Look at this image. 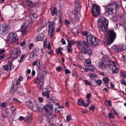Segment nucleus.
<instances>
[{
  "label": "nucleus",
  "instance_id": "603ef678",
  "mask_svg": "<svg viewBox=\"0 0 126 126\" xmlns=\"http://www.w3.org/2000/svg\"><path fill=\"white\" fill-rule=\"evenodd\" d=\"M78 20H76L74 18L71 19V20L73 24H74Z\"/></svg>",
  "mask_w": 126,
  "mask_h": 126
},
{
  "label": "nucleus",
  "instance_id": "dca6fc26",
  "mask_svg": "<svg viewBox=\"0 0 126 126\" xmlns=\"http://www.w3.org/2000/svg\"><path fill=\"white\" fill-rule=\"evenodd\" d=\"M102 60L104 63H106L107 65H109V64L111 63L112 62L107 57H103Z\"/></svg>",
  "mask_w": 126,
  "mask_h": 126
},
{
  "label": "nucleus",
  "instance_id": "ea45409f",
  "mask_svg": "<svg viewBox=\"0 0 126 126\" xmlns=\"http://www.w3.org/2000/svg\"><path fill=\"white\" fill-rule=\"evenodd\" d=\"M58 49L56 51V52L57 54H61V53H62V52L61 51V50L62 49V48L60 47L59 48H58Z\"/></svg>",
  "mask_w": 126,
  "mask_h": 126
},
{
  "label": "nucleus",
  "instance_id": "2eb2a0df",
  "mask_svg": "<svg viewBox=\"0 0 126 126\" xmlns=\"http://www.w3.org/2000/svg\"><path fill=\"white\" fill-rule=\"evenodd\" d=\"M44 108L45 110H49V109L52 110L53 109V105L51 103L47 104L46 106L44 107Z\"/></svg>",
  "mask_w": 126,
  "mask_h": 126
},
{
  "label": "nucleus",
  "instance_id": "39448f33",
  "mask_svg": "<svg viewBox=\"0 0 126 126\" xmlns=\"http://www.w3.org/2000/svg\"><path fill=\"white\" fill-rule=\"evenodd\" d=\"M86 40L89 43L90 42V44L92 46L97 45L99 42L97 38L91 34H89L87 36Z\"/></svg>",
  "mask_w": 126,
  "mask_h": 126
},
{
  "label": "nucleus",
  "instance_id": "9b49d317",
  "mask_svg": "<svg viewBox=\"0 0 126 126\" xmlns=\"http://www.w3.org/2000/svg\"><path fill=\"white\" fill-rule=\"evenodd\" d=\"M97 24L99 26H101L102 25H105L106 24L108 26L109 21L105 18L102 17L97 21Z\"/></svg>",
  "mask_w": 126,
  "mask_h": 126
},
{
  "label": "nucleus",
  "instance_id": "a19ab883",
  "mask_svg": "<svg viewBox=\"0 0 126 126\" xmlns=\"http://www.w3.org/2000/svg\"><path fill=\"white\" fill-rule=\"evenodd\" d=\"M95 64L98 67H100L102 63L98 61H96L95 62Z\"/></svg>",
  "mask_w": 126,
  "mask_h": 126
},
{
  "label": "nucleus",
  "instance_id": "f3484780",
  "mask_svg": "<svg viewBox=\"0 0 126 126\" xmlns=\"http://www.w3.org/2000/svg\"><path fill=\"white\" fill-rule=\"evenodd\" d=\"M54 23L53 22H50L48 24V28L49 30L48 32L50 31H55L54 26Z\"/></svg>",
  "mask_w": 126,
  "mask_h": 126
},
{
  "label": "nucleus",
  "instance_id": "3c124183",
  "mask_svg": "<svg viewBox=\"0 0 126 126\" xmlns=\"http://www.w3.org/2000/svg\"><path fill=\"white\" fill-rule=\"evenodd\" d=\"M121 83L125 86H126V82L125 80L124 79H123L122 80H121Z\"/></svg>",
  "mask_w": 126,
  "mask_h": 126
},
{
  "label": "nucleus",
  "instance_id": "e2e57ef3",
  "mask_svg": "<svg viewBox=\"0 0 126 126\" xmlns=\"http://www.w3.org/2000/svg\"><path fill=\"white\" fill-rule=\"evenodd\" d=\"M1 107H2L3 108L4 107L6 106V103L4 102L2 103L1 104Z\"/></svg>",
  "mask_w": 126,
  "mask_h": 126
},
{
  "label": "nucleus",
  "instance_id": "79ce46f5",
  "mask_svg": "<svg viewBox=\"0 0 126 126\" xmlns=\"http://www.w3.org/2000/svg\"><path fill=\"white\" fill-rule=\"evenodd\" d=\"M87 101V103L86 104L85 103V107H88L89 106V104L91 103V101L89 100V99H88L86 100Z\"/></svg>",
  "mask_w": 126,
  "mask_h": 126
},
{
  "label": "nucleus",
  "instance_id": "b1692460",
  "mask_svg": "<svg viewBox=\"0 0 126 126\" xmlns=\"http://www.w3.org/2000/svg\"><path fill=\"white\" fill-rule=\"evenodd\" d=\"M44 77L43 76H38V77L35 79L38 81H39V82H43L44 81Z\"/></svg>",
  "mask_w": 126,
  "mask_h": 126
},
{
  "label": "nucleus",
  "instance_id": "4468645a",
  "mask_svg": "<svg viewBox=\"0 0 126 126\" xmlns=\"http://www.w3.org/2000/svg\"><path fill=\"white\" fill-rule=\"evenodd\" d=\"M112 63H113V65L111 64L110 63L109 64V65H108L110 69L112 70L113 73H117V70L116 69V66L115 65L114 62H112Z\"/></svg>",
  "mask_w": 126,
  "mask_h": 126
},
{
  "label": "nucleus",
  "instance_id": "a211bd4d",
  "mask_svg": "<svg viewBox=\"0 0 126 126\" xmlns=\"http://www.w3.org/2000/svg\"><path fill=\"white\" fill-rule=\"evenodd\" d=\"M42 114L44 116L48 117L52 114V113L50 111H41Z\"/></svg>",
  "mask_w": 126,
  "mask_h": 126
},
{
  "label": "nucleus",
  "instance_id": "de8ad7c7",
  "mask_svg": "<svg viewBox=\"0 0 126 126\" xmlns=\"http://www.w3.org/2000/svg\"><path fill=\"white\" fill-rule=\"evenodd\" d=\"M27 27L26 26L25 27L24 29L22 30V32L23 34H25L26 33L27 31Z\"/></svg>",
  "mask_w": 126,
  "mask_h": 126
},
{
  "label": "nucleus",
  "instance_id": "ddd939ff",
  "mask_svg": "<svg viewBox=\"0 0 126 126\" xmlns=\"http://www.w3.org/2000/svg\"><path fill=\"white\" fill-rule=\"evenodd\" d=\"M37 16L35 13L31 14L29 18V22L31 24H32L33 22L36 19Z\"/></svg>",
  "mask_w": 126,
  "mask_h": 126
},
{
  "label": "nucleus",
  "instance_id": "473e14b6",
  "mask_svg": "<svg viewBox=\"0 0 126 126\" xmlns=\"http://www.w3.org/2000/svg\"><path fill=\"white\" fill-rule=\"evenodd\" d=\"M43 82H39L38 84L37 87L38 88L41 89L43 88Z\"/></svg>",
  "mask_w": 126,
  "mask_h": 126
},
{
  "label": "nucleus",
  "instance_id": "0eeeda50",
  "mask_svg": "<svg viewBox=\"0 0 126 126\" xmlns=\"http://www.w3.org/2000/svg\"><path fill=\"white\" fill-rule=\"evenodd\" d=\"M116 35V33L113 30L109 31L107 34L108 38L107 42V44H111L115 38Z\"/></svg>",
  "mask_w": 126,
  "mask_h": 126
},
{
  "label": "nucleus",
  "instance_id": "13d9d810",
  "mask_svg": "<svg viewBox=\"0 0 126 126\" xmlns=\"http://www.w3.org/2000/svg\"><path fill=\"white\" fill-rule=\"evenodd\" d=\"M107 102L108 104L110 106H111V103L110 100H108L107 101Z\"/></svg>",
  "mask_w": 126,
  "mask_h": 126
},
{
  "label": "nucleus",
  "instance_id": "58836bf2",
  "mask_svg": "<svg viewBox=\"0 0 126 126\" xmlns=\"http://www.w3.org/2000/svg\"><path fill=\"white\" fill-rule=\"evenodd\" d=\"M87 53V54L89 55H91L92 54V51L91 49L90 48L88 49H87V51L86 53Z\"/></svg>",
  "mask_w": 126,
  "mask_h": 126
},
{
  "label": "nucleus",
  "instance_id": "5fc2aeb1",
  "mask_svg": "<svg viewBox=\"0 0 126 126\" xmlns=\"http://www.w3.org/2000/svg\"><path fill=\"white\" fill-rule=\"evenodd\" d=\"M51 33H50V36L51 38H52L54 36L55 31H51Z\"/></svg>",
  "mask_w": 126,
  "mask_h": 126
},
{
  "label": "nucleus",
  "instance_id": "6ab92c4d",
  "mask_svg": "<svg viewBox=\"0 0 126 126\" xmlns=\"http://www.w3.org/2000/svg\"><path fill=\"white\" fill-rule=\"evenodd\" d=\"M44 34L42 33H39L37 37L35 39L36 42L38 41H41L43 39Z\"/></svg>",
  "mask_w": 126,
  "mask_h": 126
},
{
  "label": "nucleus",
  "instance_id": "4c0bfd02",
  "mask_svg": "<svg viewBox=\"0 0 126 126\" xmlns=\"http://www.w3.org/2000/svg\"><path fill=\"white\" fill-rule=\"evenodd\" d=\"M84 81L86 85L90 86L91 85V83L88 81L86 80H84Z\"/></svg>",
  "mask_w": 126,
  "mask_h": 126
},
{
  "label": "nucleus",
  "instance_id": "e433bc0d",
  "mask_svg": "<svg viewBox=\"0 0 126 126\" xmlns=\"http://www.w3.org/2000/svg\"><path fill=\"white\" fill-rule=\"evenodd\" d=\"M67 50L68 52L70 53H71L72 51V48L71 46V45H68L67 46Z\"/></svg>",
  "mask_w": 126,
  "mask_h": 126
},
{
  "label": "nucleus",
  "instance_id": "f704fd0d",
  "mask_svg": "<svg viewBox=\"0 0 126 126\" xmlns=\"http://www.w3.org/2000/svg\"><path fill=\"white\" fill-rule=\"evenodd\" d=\"M23 79V78L22 77H19L18 79L17 80L16 82V84L17 85H19L20 83V81L22 80Z\"/></svg>",
  "mask_w": 126,
  "mask_h": 126
},
{
  "label": "nucleus",
  "instance_id": "a18cd8bd",
  "mask_svg": "<svg viewBox=\"0 0 126 126\" xmlns=\"http://www.w3.org/2000/svg\"><path fill=\"white\" fill-rule=\"evenodd\" d=\"M96 83L98 84V85L100 86L101 84L102 83V81L101 80L98 79L96 81Z\"/></svg>",
  "mask_w": 126,
  "mask_h": 126
},
{
  "label": "nucleus",
  "instance_id": "49530a36",
  "mask_svg": "<svg viewBox=\"0 0 126 126\" xmlns=\"http://www.w3.org/2000/svg\"><path fill=\"white\" fill-rule=\"evenodd\" d=\"M4 69L5 70L8 71L9 70L8 66V65H5L3 66Z\"/></svg>",
  "mask_w": 126,
  "mask_h": 126
},
{
  "label": "nucleus",
  "instance_id": "4d7b16f0",
  "mask_svg": "<svg viewBox=\"0 0 126 126\" xmlns=\"http://www.w3.org/2000/svg\"><path fill=\"white\" fill-rule=\"evenodd\" d=\"M77 57L79 59H80V58L81 57V54L80 53H78L77 54Z\"/></svg>",
  "mask_w": 126,
  "mask_h": 126
},
{
  "label": "nucleus",
  "instance_id": "6e6d98bb",
  "mask_svg": "<svg viewBox=\"0 0 126 126\" xmlns=\"http://www.w3.org/2000/svg\"><path fill=\"white\" fill-rule=\"evenodd\" d=\"M91 94L90 93H89L88 94L86 95V98L88 99L90 98L91 96Z\"/></svg>",
  "mask_w": 126,
  "mask_h": 126
},
{
  "label": "nucleus",
  "instance_id": "0e129e2a",
  "mask_svg": "<svg viewBox=\"0 0 126 126\" xmlns=\"http://www.w3.org/2000/svg\"><path fill=\"white\" fill-rule=\"evenodd\" d=\"M65 72L66 74H67L70 73V71L68 69H66L65 70Z\"/></svg>",
  "mask_w": 126,
  "mask_h": 126
},
{
  "label": "nucleus",
  "instance_id": "680f3d73",
  "mask_svg": "<svg viewBox=\"0 0 126 126\" xmlns=\"http://www.w3.org/2000/svg\"><path fill=\"white\" fill-rule=\"evenodd\" d=\"M27 5L30 7L32 6V2H28L27 4Z\"/></svg>",
  "mask_w": 126,
  "mask_h": 126
},
{
  "label": "nucleus",
  "instance_id": "774afa93",
  "mask_svg": "<svg viewBox=\"0 0 126 126\" xmlns=\"http://www.w3.org/2000/svg\"><path fill=\"white\" fill-rule=\"evenodd\" d=\"M88 32L87 31H84L83 32V34L85 36H86L88 34Z\"/></svg>",
  "mask_w": 126,
  "mask_h": 126
},
{
  "label": "nucleus",
  "instance_id": "8fccbe9b",
  "mask_svg": "<svg viewBox=\"0 0 126 126\" xmlns=\"http://www.w3.org/2000/svg\"><path fill=\"white\" fill-rule=\"evenodd\" d=\"M95 107V106L94 105H92L89 108V109L90 110H94V109Z\"/></svg>",
  "mask_w": 126,
  "mask_h": 126
},
{
  "label": "nucleus",
  "instance_id": "393cba45",
  "mask_svg": "<svg viewBox=\"0 0 126 126\" xmlns=\"http://www.w3.org/2000/svg\"><path fill=\"white\" fill-rule=\"evenodd\" d=\"M40 61L39 60H37V61L33 62L32 64V65L33 66H35V65H36L37 68L39 69L40 66Z\"/></svg>",
  "mask_w": 126,
  "mask_h": 126
},
{
  "label": "nucleus",
  "instance_id": "412c9836",
  "mask_svg": "<svg viewBox=\"0 0 126 126\" xmlns=\"http://www.w3.org/2000/svg\"><path fill=\"white\" fill-rule=\"evenodd\" d=\"M78 104L79 105H82L85 107V102L82 99H79L77 101Z\"/></svg>",
  "mask_w": 126,
  "mask_h": 126
},
{
  "label": "nucleus",
  "instance_id": "338daca9",
  "mask_svg": "<svg viewBox=\"0 0 126 126\" xmlns=\"http://www.w3.org/2000/svg\"><path fill=\"white\" fill-rule=\"evenodd\" d=\"M24 119V117L22 116H20L18 118V120L19 121H22Z\"/></svg>",
  "mask_w": 126,
  "mask_h": 126
},
{
  "label": "nucleus",
  "instance_id": "c9c22d12",
  "mask_svg": "<svg viewBox=\"0 0 126 126\" xmlns=\"http://www.w3.org/2000/svg\"><path fill=\"white\" fill-rule=\"evenodd\" d=\"M26 119L27 121L29 123H30L32 120V117L31 116H27Z\"/></svg>",
  "mask_w": 126,
  "mask_h": 126
},
{
  "label": "nucleus",
  "instance_id": "f257e3e1",
  "mask_svg": "<svg viewBox=\"0 0 126 126\" xmlns=\"http://www.w3.org/2000/svg\"><path fill=\"white\" fill-rule=\"evenodd\" d=\"M21 52L20 50L16 48H15L13 51L12 55L8 58V63L10 67V69L13 68L14 66H12L13 59L17 58L21 54Z\"/></svg>",
  "mask_w": 126,
  "mask_h": 126
},
{
  "label": "nucleus",
  "instance_id": "f8f14e48",
  "mask_svg": "<svg viewBox=\"0 0 126 126\" xmlns=\"http://www.w3.org/2000/svg\"><path fill=\"white\" fill-rule=\"evenodd\" d=\"M38 49L34 48L32 51L30 53L29 58L30 60H32L34 59L35 57L37 55L38 53Z\"/></svg>",
  "mask_w": 126,
  "mask_h": 126
},
{
  "label": "nucleus",
  "instance_id": "7c9ffc66",
  "mask_svg": "<svg viewBox=\"0 0 126 126\" xmlns=\"http://www.w3.org/2000/svg\"><path fill=\"white\" fill-rule=\"evenodd\" d=\"M112 113H110L108 114V116L110 118H114V116L113 115V114H115L116 115H117V113L115 111H113L112 112Z\"/></svg>",
  "mask_w": 126,
  "mask_h": 126
},
{
  "label": "nucleus",
  "instance_id": "c03bdc74",
  "mask_svg": "<svg viewBox=\"0 0 126 126\" xmlns=\"http://www.w3.org/2000/svg\"><path fill=\"white\" fill-rule=\"evenodd\" d=\"M71 119V117L70 115H68L66 117V119L67 121L69 122Z\"/></svg>",
  "mask_w": 126,
  "mask_h": 126
},
{
  "label": "nucleus",
  "instance_id": "37998d69",
  "mask_svg": "<svg viewBox=\"0 0 126 126\" xmlns=\"http://www.w3.org/2000/svg\"><path fill=\"white\" fill-rule=\"evenodd\" d=\"M85 62L87 64H90L91 63V60L90 59H86L85 60Z\"/></svg>",
  "mask_w": 126,
  "mask_h": 126
},
{
  "label": "nucleus",
  "instance_id": "4be33fe9",
  "mask_svg": "<svg viewBox=\"0 0 126 126\" xmlns=\"http://www.w3.org/2000/svg\"><path fill=\"white\" fill-rule=\"evenodd\" d=\"M99 30L100 31H102L103 32H104L106 31L107 29L108 26H107L106 24L105 25H101V26H99Z\"/></svg>",
  "mask_w": 126,
  "mask_h": 126
},
{
  "label": "nucleus",
  "instance_id": "aec40b11",
  "mask_svg": "<svg viewBox=\"0 0 126 126\" xmlns=\"http://www.w3.org/2000/svg\"><path fill=\"white\" fill-rule=\"evenodd\" d=\"M51 15L52 16L57 14L58 10L55 7L52 8L51 9Z\"/></svg>",
  "mask_w": 126,
  "mask_h": 126
},
{
  "label": "nucleus",
  "instance_id": "09e8293b",
  "mask_svg": "<svg viewBox=\"0 0 126 126\" xmlns=\"http://www.w3.org/2000/svg\"><path fill=\"white\" fill-rule=\"evenodd\" d=\"M58 25L59 26H60L62 27V20L61 17L60 18L59 20L58 21Z\"/></svg>",
  "mask_w": 126,
  "mask_h": 126
},
{
  "label": "nucleus",
  "instance_id": "f03ea898",
  "mask_svg": "<svg viewBox=\"0 0 126 126\" xmlns=\"http://www.w3.org/2000/svg\"><path fill=\"white\" fill-rule=\"evenodd\" d=\"M77 45L81 52L84 54H86L87 48L89 47V43L84 40L78 42Z\"/></svg>",
  "mask_w": 126,
  "mask_h": 126
},
{
  "label": "nucleus",
  "instance_id": "5701e85b",
  "mask_svg": "<svg viewBox=\"0 0 126 126\" xmlns=\"http://www.w3.org/2000/svg\"><path fill=\"white\" fill-rule=\"evenodd\" d=\"M86 70L87 71L88 70L91 71H93L94 69V67L93 65H91L87 67L85 66Z\"/></svg>",
  "mask_w": 126,
  "mask_h": 126
},
{
  "label": "nucleus",
  "instance_id": "c756f323",
  "mask_svg": "<svg viewBox=\"0 0 126 126\" xmlns=\"http://www.w3.org/2000/svg\"><path fill=\"white\" fill-rule=\"evenodd\" d=\"M103 80L105 84H108L109 80V78L107 77H105L103 78Z\"/></svg>",
  "mask_w": 126,
  "mask_h": 126
},
{
  "label": "nucleus",
  "instance_id": "7ed1b4c3",
  "mask_svg": "<svg viewBox=\"0 0 126 126\" xmlns=\"http://www.w3.org/2000/svg\"><path fill=\"white\" fill-rule=\"evenodd\" d=\"M118 7V5L117 3H112L109 5L107 7L106 12L110 14H115Z\"/></svg>",
  "mask_w": 126,
  "mask_h": 126
},
{
  "label": "nucleus",
  "instance_id": "423d86ee",
  "mask_svg": "<svg viewBox=\"0 0 126 126\" xmlns=\"http://www.w3.org/2000/svg\"><path fill=\"white\" fill-rule=\"evenodd\" d=\"M9 29L8 25L5 24L0 25V35L5 36L8 33Z\"/></svg>",
  "mask_w": 126,
  "mask_h": 126
},
{
  "label": "nucleus",
  "instance_id": "6e6552de",
  "mask_svg": "<svg viewBox=\"0 0 126 126\" xmlns=\"http://www.w3.org/2000/svg\"><path fill=\"white\" fill-rule=\"evenodd\" d=\"M93 8L92 11V14L94 16H96L99 15L100 13L99 7L95 4H93Z\"/></svg>",
  "mask_w": 126,
  "mask_h": 126
},
{
  "label": "nucleus",
  "instance_id": "cd10ccee",
  "mask_svg": "<svg viewBox=\"0 0 126 126\" xmlns=\"http://www.w3.org/2000/svg\"><path fill=\"white\" fill-rule=\"evenodd\" d=\"M16 91V89L14 88V84L12 86L11 88V90H10V92L12 94H14L15 92Z\"/></svg>",
  "mask_w": 126,
  "mask_h": 126
},
{
  "label": "nucleus",
  "instance_id": "bb28decb",
  "mask_svg": "<svg viewBox=\"0 0 126 126\" xmlns=\"http://www.w3.org/2000/svg\"><path fill=\"white\" fill-rule=\"evenodd\" d=\"M113 49L117 52L120 51V47H119V45L118 46H116L115 45L113 46L112 47Z\"/></svg>",
  "mask_w": 126,
  "mask_h": 126
},
{
  "label": "nucleus",
  "instance_id": "1a4fd4ad",
  "mask_svg": "<svg viewBox=\"0 0 126 126\" xmlns=\"http://www.w3.org/2000/svg\"><path fill=\"white\" fill-rule=\"evenodd\" d=\"M27 105L29 107L30 109L35 110H36L38 109V106L35 101L32 102L30 100H29L28 102H27Z\"/></svg>",
  "mask_w": 126,
  "mask_h": 126
},
{
  "label": "nucleus",
  "instance_id": "a878e982",
  "mask_svg": "<svg viewBox=\"0 0 126 126\" xmlns=\"http://www.w3.org/2000/svg\"><path fill=\"white\" fill-rule=\"evenodd\" d=\"M50 93L47 90L42 93V95L43 96H46L47 98H49V97Z\"/></svg>",
  "mask_w": 126,
  "mask_h": 126
},
{
  "label": "nucleus",
  "instance_id": "69168bd1",
  "mask_svg": "<svg viewBox=\"0 0 126 126\" xmlns=\"http://www.w3.org/2000/svg\"><path fill=\"white\" fill-rule=\"evenodd\" d=\"M61 41L63 44L65 45L66 44L65 41L63 39H62L61 40Z\"/></svg>",
  "mask_w": 126,
  "mask_h": 126
},
{
  "label": "nucleus",
  "instance_id": "72a5a7b5",
  "mask_svg": "<svg viewBox=\"0 0 126 126\" xmlns=\"http://www.w3.org/2000/svg\"><path fill=\"white\" fill-rule=\"evenodd\" d=\"M106 63H102L100 67L102 69H104L107 66Z\"/></svg>",
  "mask_w": 126,
  "mask_h": 126
},
{
  "label": "nucleus",
  "instance_id": "9d476101",
  "mask_svg": "<svg viewBox=\"0 0 126 126\" xmlns=\"http://www.w3.org/2000/svg\"><path fill=\"white\" fill-rule=\"evenodd\" d=\"M18 38L16 34L10 33L7 37V40L11 42H15L18 39Z\"/></svg>",
  "mask_w": 126,
  "mask_h": 126
},
{
  "label": "nucleus",
  "instance_id": "052dcab7",
  "mask_svg": "<svg viewBox=\"0 0 126 126\" xmlns=\"http://www.w3.org/2000/svg\"><path fill=\"white\" fill-rule=\"evenodd\" d=\"M10 110H16V107L14 106H12L10 108Z\"/></svg>",
  "mask_w": 126,
  "mask_h": 126
},
{
  "label": "nucleus",
  "instance_id": "864d4df0",
  "mask_svg": "<svg viewBox=\"0 0 126 126\" xmlns=\"http://www.w3.org/2000/svg\"><path fill=\"white\" fill-rule=\"evenodd\" d=\"M38 99L40 102H43V99L42 98L39 97L38 98Z\"/></svg>",
  "mask_w": 126,
  "mask_h": 126
},
{
  "label": "nucleus",
  "instance_id": "c85d7f7f",
  "mask_svg": "<svg viewBox=\"0 0 126 126\" xmlns=\"http://www.w3.org/2000/svg\"><path fill=\"white\" fill-rule=\"evenodd\" d=\"M120 51H123L126 49V45L125 44H122L119 45Z\"/></svg>",
  "mask_w": 126,
  "mask_h": 126
},
{
  "label": "nucleus",
  "instance_id": "20e7f679",
  "mask_svg": "<svg viewBox=\"0 0 126 126\" xmlns=\"http://www.w3.org/2000/svg\"><path fill=\"white\" fill-rule=\"evenodd\" d=\"M80 2L79 1L77 0L76 1L75 4V9L74 11L75 19L76 20H78L79 18L80 15L79 11L80 9Z\"/></svg>",
  "mask_w": 126,
  "mask_h": 126
},
{
  "label": "nucleus",
  "instance_id": "2f4dec72",
  "mask_svg": "<svg viewBox=\"0 0 126 126\" xmlns=\"http://www.w3.org/2000/svg\"><path fill=\"white\" fill-rule=\"evenodd\" d=\"M68 45L72 46L73 44H74L75 43H77L78 41H75L73 40H68Z\"/></svg>",
  "mask_w": 126,
  "mask_h": 126
},
{
  "label": "nucleus",
  "instance_id": "bf43d9fd",
  "mask_svg": "<svg viewBox=\"0 0 126 126\" xmlns=\"http://www.w3.org/2000/svg\"><path fill=\"white\" fill-rule=\"evenodd\" d=\"M10 110H16V107L14 106H12L10 108Z\"/></svg>",
  "mask_w": 126,
  "mask_h": 126
}]
</instances>
